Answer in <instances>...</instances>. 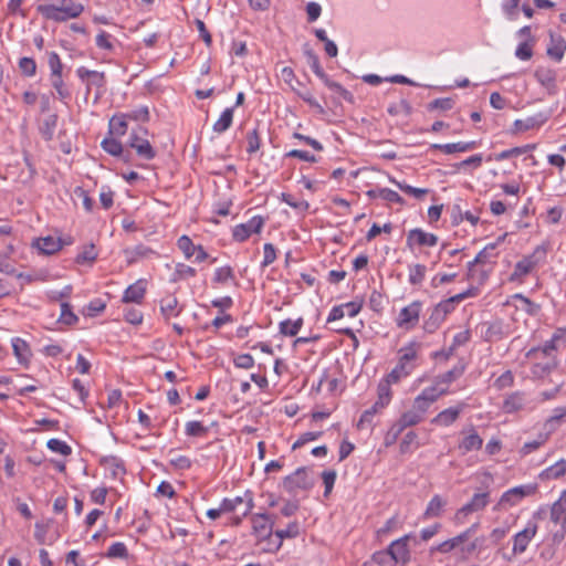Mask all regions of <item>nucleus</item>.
<instances>
[{
	"label": "nucleus",
	"mask_w": 566,
	"mask_h": 566,
	"mask_svg": "<svg viewBox=\"0 0 566 566\" xmlns=\"http://www.w3.org/2000/svg\"><path fill=\"white\" fill-rule=\"evenodd\" d=\"M563 335L560 331L553 334L552 338L542 347L531 348L526 353V357L534 360L531 373L534 378H544L549 375L557 367V344L562 340Z\"/></svg>",
	"instance_id": "f257e3e1"
},
{
	"label": "nucleus",
	"mask_w": 566,
	"mask_h": 566,
	"mask_svg": "<svg viewBox=\"0 0 566 566\" xmlns=\"http://www.w3.org/2000/svg\"><path fill=\"white\" fill-rule=\"evenodd\" d=\"M44 2L36 7L39 13L45 19L63 22L75 19L84 11V6L74 0H43Z\"/></svg>",
	"instance_id": "f03ea898"
},
{
	"label": "nucleus",
	"mask_w": 566,
	"mask_h": 566,
	"mask_svg": "<svg viewBox=\"0 0 566 566\" xmlns=\"http://www.w3.org/2000/svg\"><path fill=\"white\" fill-rule=\"evenodd\" d=\"M419 345L410 343L399 350V361L396 367L387 375L388 381L398 382L400 379L409 376L415 368L413 361L418 356Z\"/></svg>",
	"instance_id": "7ed1b4c3"
},
{
	"label": "nucleus",
	"mask_w": 566,
	"mask_h": 566,
	"mask_svg": "<svg viewBox=\"0 0 566 566\" xmlns=\"http://www.w3.org/2000/svg\"><path fill=\"white\" fill-rule=\"evenodd\" d=\"M148 130L143 126L132 129L128 138V146L135 149L138 157L145 160H151L156 156V151L147 139Z\"/></svg>",
	"instance_id": "20e7f679"
},
{
	"label": "nucleus",
	"mask_w": 566,
	"mask_h": 566,
	"mask_svg": "<svg viewBox=\"0 0 566 566\" xmlns=\"http://www.w3.org/2000/svg\"><path fill=\"white\" fill-rule=\"evenodd\" d=\"M314 485V480L305 467L296 469L292 474L283 480V488L290 494H296L298 491L310 490Z\"/></svg>",
	"instance_id": "39448f33"
},
{
	"label": "nucleus",
	"mask_w": 566,
	"mask_h": 566,
	"mask_svg": "<svg viewBox=\"0 0 566 566\" xmlns=\"http://www.w3.org/2000/svg\"><path fill=\"white\" fill-rule=\"evenodd\" d=\"M545 254V249L537 247L532 254L520 260L511 274V281H521L524 276L530 274L541 263Z\"/></svg>",
	"instance_id": "423d86ee"
},
{
	"label": "nucleus",
	"mask_w": 566,
	"mask_h": 566,
	"mask_svg": "<svg viewBox=\"0 0 566 566\" xmlns=\"http://www.w3.org/2000/svg\"><path fill=\"white\" fill-rule=\"evenodd\" d=\"M536 407L535 403L528 398L525 391H513L509 394L502 405V410L505 413H514L518 411H532Z\"/></svg>",
	"instance_id": "0eeeda50"
},
{
	"label": "nucleus",
	"mask_w": 566,
	"mask_h": 566,
	"mask_svg": "<svg viewBox=\"0 0 566 566\" xmlns=\"http://www.w3.org/2000/svg\"><path fill=\"white\" fill-rule=\"evenodd\" d=\"M538 490V485L536 483H528L518 486H514L507 491H505L500 501V506H514L518 504L524 497L534 495Z\"/></svg>",
	"instance_id": "6e6552de"
},
{
	"label": "nucleus",
	"mask_w": 566,
	"mask_h": 566,
	"mask_svg": "<svg viewBox=\"0 0 566 566\" xmlns=\"http://www.w3.org/2000/svg\"><path fill=\"white\" fill-rule=\"evenodd\" d=\"M489 503L490 493L488 491L475 493L468 503L455 512V522L463 523L470 514L484 510Z\"/></svg>",
	"instance_id": "1a4fd4ad"
},
{
	"label": "nucleus",
	"mask_w": 566,
	"mask_h": 566,
	"mask_svg": "<svg viewBox=\"0 0 566 566\" xmlns=\"http://www.w3.org/2000/svg\"><path fill=\"white\" fill-rule=\"evenodd\" d=\"M76 75L82 82L86 84V92L88 93L92 87L96 88V98L105 92V74L98 71H91L85 66H80L76 70Z\"/></svg>",
	"instance_id": "9d476101"
},
{
	"label": "nucleus",
	"mask_w": 566,
	"mask_h": 566,
	"mask_svg": "<svg viewBox=\"0 0 566 566\" xmlns=\"http://www.w3.org/2000/svg\"><path fill=\"white\" fill-rule=\"evenodd\" d=\"M537 524L530 521L526 526L513 536L512 555L523 554L537 533Z\"/></svg>",
	"instance_id": "9b49d317"
},
{
	"label": "nucleus",
	"mask_w": 566,
	"mask_h": 566,
	"mask_svg": "<svg viewBox=\"0 0 566 566\" xmlns=\"http://www.w3.org/2000/svg\"><path fill=\"white\" fill-rule=\"evenodd\" d=\"M420 311V302H412L405 306L396 319L397 326L407 331L413 328L419 322Z\"/></svg>",
	"instance_id": "f8f14e48"
},
{
	"label": "nucleus",
	"mask_w": 566,
	"mask_h": 566,
	"mask_svg": "<svg viewBox=\"0 0 566 566\" xmlns=\"http://www.w3.org/2000/svg\"><path fill=\"white\" fill-rule=\"evenodd\" d=\"M264 224V220L260 216L252 217L247 223L234 227L232 235L238 242L245 241L252 233H259Z\"/></svg>",
	"instance_id": "ddd939ff"
},
{
	"label": "nucleus",
	"mask_w": 566,
	"mask_h": 566,
	"mask_svg": "<svg viewBox=\"0 0 566 566\" xmlns=\"http://www.w3.org/2000/svg\"><path fill=\"white\" fill-rule=\"evenodd\" d=\"M409 538H410L409 535H405V536L394 541L389 545L388 551H389V554H390L395 565L396 564L406 565L409 562V559H410V552L408 548Z\"/></svg>",
	"instance_id": "4468645a"
},
{
	"label": "nucleus",
	"mask_w": 566,
	"mask_h": 566,
	"mask_svg": "<svg viewBox=\"0 0 566 566\" xmlns=\"http://www.w3.org/2000/svg\"><path fill=\"white\" fill-rule=\"evenodd\" d=\"M465 407V402H459L455 406L447 408L432 418L431 423L439 427H449L459 419Z\"/></svg>",
	"instance_id": "2eb2a0df"
},
{
	"label": "nucleus",
	"mask_w": 566,
	"mask_h": 566,
	"mask_svg": "<svg viewBox=\"0 0 566 566\" xmlns=\"http://www.w3.org/2000/svg\"><path fill=\"white\" fill-rule=\"evenodd\" d=\"M252 531L258 539H264L272 535L274 522L265 513L254 514L251 518Z\"/></svg>",
	"instance_id": "dca6fc26"
},
{
	"label": "nucleus",
	"mask_w": 566,
	"mask_h": 566,
	"mask_svg": "<svg viewBox=\"0 0 566 566\" xmlns=\"http://www.w3.org/2000/svg\"><path fill=\"white\" fill-rule=\"evenodd\" d=\"M462 433L464 437L458 444V449L461 454H467L468 452L480 450L482 448L483 439L473 427H470L468 430H463Z\"/></svg>",
	"instance_id": "f3484780"
},
{
	"label": "nucleus",
	"mask_w": 566,
	"mask_h": 566,
	"mask_svg": "<svg viewBox=\"0 0 566 566\" xmlns=\"http://www.w3.org/2000/svg\"><path fill=\"white\" fill-rule=\"evenodd\" d=\"M438 243V237L433 233L424 232L421 229H412L408 232L407 244L412 247L417 244L419 247H434Z\"/></svg>",
	"instance_id": "a211bd4d"
},
{
	"label": "nucleus",
	"mask_w": 566,
	"mask_h": 566,
	"mask_svg": "<svg viewBox=\"0 0 566 566\" xmlns=\"http://www.w3.org/2000/svg\"><path fill=\"white\" fill-rule=\"evenodd\" d=\"M548 120V116L544 113H538L525 119H516L513 124L514 133H524L531 129H536L543 126Z\"/></svg>",
	"instance_id": "6ab92c4d"
},
{
	"label": "nucleus",
	"mask_w": 566,
	"mask_h": 566,
	"mask_svg": "<svg viewBox=\"0 0 566 566\" xmlns=\"http://www.w3.org/2000/svg\"><path fill=\"white\" fill-rule=\"evenodd\" d=\"M549 518L556 525H564L566 528V489L559 499L554 502L549 510Z\"/></svg>",
	"instance_id": "aec40b11"
},
{
	"label": "nucleus",
	"mask_w": 566,
	"mask_h": 566,
	"mask_svg": "<svg viewBox=\"0 0 566 566\" xmlns=\"http://www.w3.org/2000/svg\"><path fill=\"white\" fill-rule=\"evenodd\" d=\"M476 147V142H458L450 144H432L430 149H439L447 155L454 153H465Z\"/></svg>",
	"instance_id": "412c9836"
},
{
	"label": "nucleus",
	"mask_w": 566,
	"mask_h": 566,
	"mask_svg": "<svg viewBox=\"0 0 566 566\" xmlns=\"http://www.w3.org/2000/svg\"><path fill=\"white\" fill-rule=\"evenodd\" d=\"M11 345L18 361L24 366L29 365L32 356L29 344L20 337H14L11 340Z\"/></svg>",
	"instance_id": "4be33fe9"
},
{
	"label": "nucleus",
	"mask_w": 566,
	"mask_h": 566,
	"mask_svg": "<svg viewBox=\"0 0 566 566\" xmlns=\"http://www.w3.org/2000/svg\"><path fill=\"white\" fill-rule=\"evenodd\" d=\"M566 51V41L562 35L551 33V41L547 46V55L559 62L562 61Z\"/></svg>",
	"instance_id": "5701e85b"
},
{
	"label": "nucleus",
	"mask_w": 566,
	"mask_h": 566,
	"mask_svg": "<svg viewBox=\"0 0 566 566\" xmlns=\"http://www.w3.org/2000/svg\"><path fill=\"white\" fill-rule=\"evenodd\" d=\"M465 370V365L462 361H459L452 369L448 370L447 373L439 375L436 377L434 381L439 387H447L449 388V385L459 379Z\"/></svg>",
	"instance_id": "b1692460"
},
{
	"label": "nucleus",
	"mask_w": 566,
	"mask_h": 566,
	"mask_svg": "<svg viewBox=\"0 0 566 566\" xmlns=\"http://www.w3.org/2000/svg\"><path fill=\"white\" fill-rule=\"evenodd\" d=\"M160 311L167 321L171 317H177L181 312V308H178L177 297L175 295L163 297L160 301Z\"/></svg>",
	"instance_id": "393cba45"
},
{
	"label": "nucleus",
	"mask_w": 566,
	"mask_h": 566,
	"mask_svg": "<svg viewBox=\"0 0 566 566\" xmlns=\"http://www.w3.org/2000/svg\"><path fill=\"white\" fill-rule=\"evenodd\" d=\"M369 198H381L388 202L403 205V198L396 191L389 188L371 189L366 192Z\"/></svg>",
	"instance_id": "a878e982"
},
{
	"label": "nucleus",
	"mask_w": 566,
	"mask_h": 566,
	"mask_svg": "<svg viewBox=\"0 0 566 566\" xmlns=\"http://www.w3.org/2000/svg\"><path fill=\"white\" fill-rule=\"evenodd\" d=\"M145 292L146 287L144 282L138 281L126 289L124 292L123 301L125 303H139L144 298Z\"/></svg>",
	"instance_id": "bb28decb"
},
{
	"label": "nucleus",
	"mask_w": 566,
	"mask_h": 566,
	"mask_svg": "<svg viewBox=\"0 0 566 566\" xmlns=\"http://www.w3.org/2000/svg\"><path fill=\"white\" fill-rule=\"evenodd\" d=\"M34 245L43 254H53L62 247L61 240L53 237L40 238Z\"/></svg>",
	"instance_id": "cd10ccee"
},
{
	"label": "nucleus",
	"mask_w": 566,
	"mask_h": 566,
	"mask_svg": "<svg viewBox=\"0 0 566 566\" xmlns=\"http://www.w3.org/2000/svg\"><path fill=\"white\" fill-rule=\"evenodd\" d=\"M56 126H57V115L56 114L48 115L43 119L42 124L39 127L42 138L46 142L52 140L54 137Z\"/></svg>",
	"instance_id": "c85d7f7f"
},
{
	"label": "nucleus",
	"mask_w": 566,
	"mask_h": 566,
	"mask_svg": "<svg viewBox=\"0 0 566 566\" xmlns=\"http://www.w3.org/2000/svg\"><path fill=\"white\" fill-rule=\"evenodd\" d=\"M127 119L126 114L114 115L109 119V134L115 136H124L127 132Z\"/></svg>",
	"instance_id": "c756f323"
},
{
	"label": "nucleus",
	"mask_w": 566,
	"mask_h": 566,
	"mask_svg": "<svg viewBox=\"0 0 566 566\" xmlns=\"http://www.w3.org/2000/svg\"><path fill=\"white\" fill-rule=\"evenodd\" d=\"M535 78L546 88H553L556 84V72L547 67H538L534 73Z\"/></svg>",
	"instance_id": "7c9ffc66"
},
{
	"label": "nucleus",
	"mask_w": 566,
	"mask_h": 566,
	"mask_svg": "<svg viewBox=\"0 0 566 566\" xmlns=\"http://www.w3.org/2000/svg\"><path fill=\"white\" fill-rule=\"evenodd\" d=\"M395 384L394 381H388V376L381 380L378 385L377 392H378V399L377 405H379L380 408H385L389 405L391 400V389L390 385Z\"/></svg>",
	"instance_id": "2f4dec72"
},
{
	"label": "nucleus",
	"mask_w": 566,
	"mask_h": 566,
	"mask_svg": "<svg viewBox=\"0 0 566 566\" xmlns=\"http://www.w3.org/2000/svg\"><path fill=\"white\" fill-rule=\"evenodd\" d=\"M233 122V107L226 108L219 119L213 124V132L222 134L230 128Z\"/></svg>",
	"instance_id": "473e14b6"
},
{
	"label": "nucleus",
	"mask_w": 566,
	"mask_h": 566,
	"mask_svg": "<svg viewBox=\"0 0 566 566\" xmlns=\"http://www.w3.org/2000/svg\"><path fill=\"white\" fill-rule=\"evenodd\" d=\"M566 474V460L562 459L553 465L546 468L541 478L546 480L559 479Z\"/></svg>",
	"instance_id": "72a5a7b5"
},
{
	"label": "nucleus",
	"mask_w": 566,
	"mask_h": 566,
	"mask_svg": "<svg viewBox=\"0 0 566 566\" xmlns=\"http://www.w3.org/2000/svg\"><path fill=\"white\" fill-rule=\"evenodd\" d=\"M447 502L440 495L436 494L428 503L424 511V517H438L441 515Z\"/></svg>",
	"instance_id": "f704fd0d"
},
{
	"label": "nucleus",
	"mask_w": 566,
	"mask_h": 566,
	"mask_svg": "<svg viewBox=\"0 0 566 566\" xmlns=\"http://www.w3.org/2000/svg\"><path fill=\"white\" fill-rule=\"evenodd\" d=\"M101 146L102 148L109 155L112 156H115V157H119V156H123L124 157V160L127 161L128 160V156H124L123 155V145L120 142H118L117 139L113 138V137H108V138H105L102 143H101Z\"/></svg>",
	"instance_id": "c9c22d12"
},
{
	"label": "nucleus",
	"mask_w": 566,
	"mask_h": 566,
	"mask_svg": "<svg viewBox=\"0 0 566 566\" xmlns=\"http://www.w3.org/2000/svg\"><path fill=\"white\" fill-rule=\"evenodd\" d=\"M496 248L495 243L488 244L483 250H481L473 261L469 262L468 268L469 271H472V268L476 264H483L490 261V259L494 258L493 253Z\"/></svg>",
	"instance_id": "e433bc0d"
},
{
	"label": "nucleus",
	"mask_w": 566,
	"mask_h": 566,
	"mask_svg": "<svg viewBox=\"0 0 566 566\" xmlns=\"http://www.w3.org/2000/svg\"><path fill=\"white\" fill-rule=\"evenodd\" d=\"M209 432V428L206 427L201 421H188L185 424V433L188 437L202 438Z\"/></svg>",
	"instance_id": "4c0bfd02"
},
{
	"label": "nucleus",
	"mask_w": 566,
	"mask_h": 566,
	"mask_svg": "<svg viewBox=\"0 0 566 566\" xmlns=\"http://www.w3.org/2000/svg\"><path fill=\"white\" fill-rule=\"evenodd\" d=\"M304 54L307 59V63L310 64L315 75L321 80L324 78L327 74L322 69L317 54L312 49L308 48H305Z\"/></svg>",
	"instance_id": "58836bf2"
},
{
	"label": "nucleus",
	"mask_w": 566,
	"mask_h": 566,
	"mask_svg": "<svg viewBox=\"0 0 566 566\" xmlns=\"http://www.w3.org/2000/svg\"><path fill=\"white\" fill-rule=\"evenodd\" d=\"M322 81L324 82V84L332 91H334L336 94H338L343 99L347 101V102H353L354 101V96L353 94L346 90L342 84L335 82V81H332L328 75H326L324 78H322Z\"/></svg>",
	"instance_id": "ea45409f"
},
{
	"label": "nucleus",
	"mask_w": 566,
	"mask_h": 566,
	"mask_svg": "<svg viewBox=\"0 0 566 566\" xmlns=\"http://www.w3.org/2000/svg\"><path fill=\"white\" fill-rule=\"evenodd\" d=\"M303 325V318L296 321L285 319L280 323V333L285 336H295Z\"/></svg>",
	"instance_id": "a19ab883"
},
{
	"label": "nucleus",
	"mask_w": 566,
	"mask_h": 566,
	"mask_svg": "<svg viewBox=\"0 0 566 566\" xmlns=\"http://www.w3.org/2000/svg\"><path fill=\"white\" fill-rule=\"evenodd\" d=\"M453 310L454 304L452 303V301H450L449 298L444 300L434 307L431 315V319H434L436 322L443 321L446 315L452 312Z\"/></svg>",
	"instance_id": "79ce46f5"
},
{
	"label": "nucleus",
	"mask_w": 566,
	"mask_h": 566,
	"mask_svg": "<svg viewBox=\"0 0 566 566\" xmlns=\"http://www.w3.org/2000/svg\"><path fill=\"white\" fill-rule=\"evenodd\" d=\"M447 394V387H439L434 381L433 386L424 388L419 396L423 397L430 403H433L439 397Z\"/></svg>",
	"instance_id": "37998d69"
},
{
	"label": "nucleus",
	"mask_w": 566,
	"mask_h": 566,
	"mask_svg": "<svg viewBox=\"0 0 566 566\" xmlns=\"http://www.w3.org/2000/svg\"><path fill=\"white\" fill-rule=\"evenodd\" d=\"M391 182L395 184L405 193L410 195L417 199H422L426 195L429 193V189L427 188H416L406 182H400L395 179H391Z\"/></svg>",
	"instance_id": "c03bdc74"
},
{
	"label": "nucleus",
	"mask_w": 566,
	"mask_h": 566,
	"mask_svg": "<svg viewBox=\"0 0 566 566\" xmlns=\"http://www.w3.org/2000/svg\"><path fill=\"white\" fill-rule=\"evenodd\" d=\"M565 420H566V406L557 407L553 410V415L546 420L545 426L549 430H555Z\"/></svg>",
	"instance_id": "a18cd8bd"
},
{
	"label": "nucleus",
	"mask_w": 566,
	"mask_h": 566,
	"mask_svg": "<svg viewBox=\"0 0 566 566\" xmlns=\"http://www.w3.org/2000/svg\"><path fill=\"white\" fill-rule=\"evenodd\" d=\"M300 533V526L297 522H292L287 525L285 530H277L275 532V536L279 538L277 548L282 545V541L284 538H293L296 537Z\"/></svg>",
	"instance_id": "49530a36"
},
{
	"label": "nucleus",
	"mask_w": 566,
	"mask_h": 566,
	"mask_svg": "<svg viewBox=\"0 0 566 566\" xmlns=\"http://www.w3.org/2000/svg\"><path fill=\"white\" fill-rule=\"evenodd\" d=\"M196 273L197 272L193 268L184 263H177L171 281L177 282L187 277H193L196 276Z\"/></svg>",
	"instance_id": "de8ad7c7"
},
{
	"label": "nucleus",
	"mask_w": 566,
	"mask_h": 566,
	"mask_svg": "<svg viewBox=\"0 0 566 566\" xmlns=\"http://www.w3.org/2000/svg\"><path fill=\"white\" fill-rule=\"evenodd\" d=\"M177 247L184 253L186 259L195 255L196 247L188 235H181L177 241Z\"/></svg>",
	"instance_id": "09e8293b"
},
{
	"label": "nucleus",
	"mask_w": 566,
	"mask_h": 566,
	"mask_svg": "<svg viewBox=\"0 0 566 566\" xmlns=\"http://www.w3.org/2000/svg\"><path fill=\"white\" fill-rule=\"evenodd\" d=\"M233 279H234V273H233L232 268L229 265L218 268L214 271V275H213L214 283L224 284L229 280H233Z\"/></svg>",
	"instance_id": "8fccbe9b"
},
{
	"label": "nucleus",
	"mask_w": 566,
	"mask_h": 566,
	"mask_svg": "<svg viewBox=\"0 0 566 566\" xmlns=\"http://www.w3.org/2000/svg\"><path fill=\"white\" fill-rule=\"evenodd\" d=\"M426 266L423 264H415L409 269V282L412 285L420 284L426 275Z\"/></svg>",
	"instance_id": "3c124183"
},
{
	"label": "nucleus",
	"mask_w": 566,
	"mask_h": 566,
	"mask_svg": "<svg viewBox=\"0 0 566 566\" xmlns=\"http://www.w3.org/2000/svg\"><path fill=\"white\" fill-rule=\"evenodd\" d=\"M382 408L379 407V405H377V402H375L369 409L365 410L363 412V415L360 416V419L357 423V428L358 429H364L366 426H370L371 424V421H373V418L374 416L379 411L381 410Z\"/></svg>",
	"instance_id": "603ef678"
},
{
	"label": "nucleus",
	"mask_w": 566,
	"mask_h": 566,
	"mask_svg": "<svg viewBox=\"0 0 566 566\" xmlns=\"http://www.w3.org/2000/svg\"><path fill=\"white\" fill-rule=\"evenodd\" d=\"M19 70L24 76L32 77L36 73V63L32 57H21Z\"/></svg>",
	"instance_id": "864d4df0"
},
{
	"label": "nucleus",
	"mask_w": 566,
	"mask_h": 566,
	"mask_svg": "<svg viewBox=\"0 0 566 566\" xmlns=\"http://www.w3.org/2000/svg\"><path fill=\"white\" fill-rule=\"evenodd\" d=\"M78 321V317L73 313L69 303L61 304L60 322L66 325H73Z\"/></svg>",
	"instance_id": "5fc2aeb1"
},
{
	"label": "nucleus",
	"mask_w": 566,
	"mask_h": 566,
	"mask_svg": "<svg viewBox=\"0 0 566 566\" xmlns=\"http://www.w3.org/2000/svg\"><path fill=\"white\" fill-rule=\"evenodd\" d=\"M521 0H503L501 8L509 20H515L517 18V8Z\"/></svg>",
	"instance_id": "6e6d98bb"
},
{
	"label": "nucleus",
	"mask_w": 566,
	"mask_h": 566,
	"mask_svg": "<svg viewBox=\"0 0 566 566\" xmlns=\"http://www.w3.org/2000/svg\"><path fill=\"white\" fill-rule=\"evenodd\" d=\"M46 447L56 453H60L62 455H69L72 452V449L69 444H66L64 441L59 439H50L46 443Z\"/></svg>",
	"instance_id": "4d7b16f0"
},
{
	"label": "nucleus",
	"mask_w": 566,
	"mask_h": 566,
	"mask_svg": "<svg viewBox=\"0 0 566 566\" xmlns=\"http://www.w3.org/2000/svg\"><path fill=\"white\" fill-rule=\"evenodd\" d=\"M51 84L55 88L57 96L61 99L70 97V92L64 85L62 75H51Z\"/></svg>",
	"instance_id": "13d9d810"
},
{
	"label": "nucleus",
	"mask_w": 566,
	"mask_h": 566,
	"mask_svg": "<svg viewBox=\"0 0 566 566\" xmlns=\"http://www.w3.org/2000/svg\"><path fill=\"white\" fill-rule=\"evenodd\" d=\"M281 199H282L283 202H285L290 207H292L294 209H297V210H301V211H306L308 209V207H310L307 201H305V200H297V199H295L290 193L283 192L281 195Z\"/></svg>",
	"instance_id": "bf43d9fd"
},
{
	"label": "nucleus",
	"mask_w": 566,
	"mask_h": 566,
	"mask_svg": "<svg viewBox=\"0 0 566 566\" xmlns=\"http://www.w3.org/2000/svg\"><path fill=\"white\" fill-rule=\"evenodd\" d=\"M128 119L146 123L149 120V109L147 106H140L128 113H125Z\"/></svg>",
	"instance_id": "052dcab7"
},
{
	"label": "nucleus",
	"mask_w": 566,
	"mask_h": 566,
	"mask_svg": "<svg viewBox=\"0 0 566 566\" xmlns=\"http://www.w3.org/2000/svg\"><path fill=\"white\" fill-rule=\"evenodd\" d=\"M248 148L247 151L249 154H253L260 149L261 140L259 136V132L254 128L252 132L247 134Z\"/></svg>",
	"instance_id": "680f3d73"
},
{
	"label": "nucleus",
	"mask_w": 566,
	"mask_h": 566,
	"mask_svg": "<svg viewBox=\"0 0 566 566\" xmlns=\"http://www.w3.org/2000/svg\"><path fill=\"white\" fill-rule=\"evenodd\" d=\"M371 559L379 566H394L395 563L389 554L388 548L386 551H379L373 554Z\"/></svg>",
	"instance_id": "e2e57ef3"
},
{
	"label": "nucleus",
	"mask_w": 566,
	"mask_h": 566,
	"mask_svg": "<svg viewBox=\"0 0 566 566\" xmlns=\"http://www.w3.org/2000/svg\"><path fill=\"white\" fill-rule=\"evenodd\" d=\"M244 503V497L242 496H235L233 499H223V501L220 503L221 511L224 513L234 512L238 506L242 505Z\"/></svg>",
	"instance_id": "0e129e2a"
},
{
	"label": "nucleus",
	"mask_w": 566,
	"mask_h": 566,
	"mask_svg": "<svg viewBox=\"0 0 566 566\" xmlns=\"http://www.w3.org/2000/svg\"><path fill=\"white\" fill-rule=\"evenodd\" d=\"M400 419L403 421L405 426L412 427L420 423L423 420V417L411 408L410 410L405 411L400 416Z\"/></svg>",
	"instance_id": "69168bd1"
},
{
	"label": "nucleus",
	"mask_w": 566,
	"mask_h": 566,
	"mask_svg": "<svg viewBox=\"0 0 566 566\" xmlns=\"http://www.w3.org/2000/svg\"><path fill=\"white\" fill-rule=\"evenodd\" d=\"M107 556L112 558H123L127 556V547L122 542L113 543L107 551Z\"/></svg>",
	"instance_id": "338daca9"
},
{
	"label": "nucleus",
	"mask_w": 566,
	"mask_h": 566,
	"mask_svg": "<svg viewBox=\"0 0 566 566\" xmlns=\"http://www.w3.org/2000/svg\"><path fill=\"white\" fill-rule=\"evenodd\" d=\"M417 438H418V436L415 431H408L400 442V452L401 453L409 452L411 450L412 444L418 447Z\"/></svg>",
	"instance_id": "774afa93"
}]
</instances>
